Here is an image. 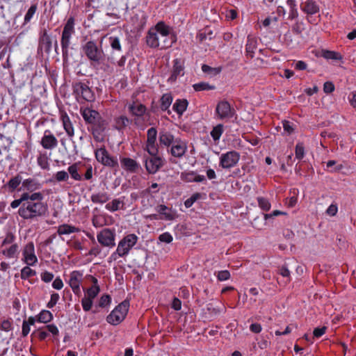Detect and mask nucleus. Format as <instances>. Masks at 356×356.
<instances>
[{
    "instance_id": "423d86ee",
    "label": "nucleus",
    "mask_w": 356,
    "mask_h": 356,
    "mask_svg": "<svg viewBox=\"0 0 356 356\" xmlns=\"http://www.w3.org/2000/svg\"><path fill=\"white\" fill-rule=\"evenodd\" d=\"M44 212V207L40 202H24L19 209V214L25 219L41 216Z\"/></svg>"
},
{
    "instance_id": "f8f14e48",
    "label": "nucleus",
    "mask_w": 356,
    "mask_h": 356,
    "mask_svg": "<svg viewBox=\"0 0 356 356\" xmlns=\"http://www.w3.org/2000/svg\"><path fill=\"white\" fill-rule=\"evenodd\" d=\"M149 155L151 157H144L145 167L149 174L153 175L157 172L160 168L163 167L164 163L162 158L159 156V154Z\"/></svg>"
},
{
    "instance_id": "a211bd4d",
    "label": "nucleus",
    "mask_w": 356,
    "mask_h": 356,
    "mask_svg": "<svg viewBox=\"0 0 356 356\" xmlns=\"http://www.w3.org/2000/svg\"><path fill=\"white\" fill-rule=\"evenodd\" d=\"M187 151V145L184 141L179 138H176L175 142L170 147L168 152L175 158H181Z\"/></svg>"
},
{
    "instance_id": "13d9d810",
    "label": "nucleus",
    "mask_w": 356,
    "mask_h": 356,
    "mask_svg": "<svg viewBox=\"0 0 356 356\" xmlns=\"http://www.w3.org/2000/svg\"><path fill=\"white\" fill-rule=\"evenodd\" d=\"M29 193H24L19 199L15 200L11 202L10 206L13 208L18 207L21 204L23 205L24 202H26L25 200L28 198Z\"/></svg>"
},
{
    "instance_id": "09e8293b",
    "label": "nucleus",
    "mask_w": 356,
    "mask_h": 356,
    "mask_svg": "<svg viewBox=\"0 0 356 356\" xmlns=\"http://www.w3.org/2000/svg\"><path fill=\"white\" fill-rule=\"evenodd\" d=\"M202 197V194L200 193H193L188 199L184 202V205L186 208H190L193 204Z\"/></svg>"
},
{
    "instance_id": "a878e982",
    "label": "nucleus",
    "mask_w": 356,
    "mask_h": 356,
    "mask_svg": "<svg viewBox=\"0 0 356 356\" xmlns=\"http://www.w3.org/2000/svg\"><path fill=\"white\" fill-rule=\"evenodd\" d=\"M154 29L155 32L161 38L169 36L170 34L174 33L175 32L172 30V28L170 26L167 25L164 22L160 21L156 24L155 26L152 27Z\"/></svg>"
},
{
    "instance_id": "0e129e2a",
    "label": "nucleus",
    "mask_w": 356,
    "mask_h": 356,
    "mask_svg": "<svg viewBox=\"0 0 356 356\" xmlns=\"http://www.w3.org/2000/svg\"><path fill=\"white\" fill-rule=\"evenodd\" d=\"M12 321L8 319L3 320L0 324V329L1 330L9 332L12 330Z\"/></svg>"
},
{
    "instance_id": "de8ad7c7",
    "label": "nucleus",
    "mask_w": 356,
    "mask_h": 356,
    "mask_svg": "<svg viewBox=\"0 0 356 356\" xmlns=\"http://www.w3.org/2000/svg\"><path fill=\"white\" fill-rule=\"evenodd\" d=\"M296 159L301 160L305 156V147L302 143H298L295 148Z\"/></svg>"
},
{
    "instance_id": "5701e85b",
    "label": "nucleus",
    "mask_w": 356,
    "mask_h": 356,
    "mask_svg": "<svg viewBox=\"0 0 356 356\" xmlns=\"http://www.w3.org/2000/svg\"><path fill=\"white\" fill-rule=\"evenodd\" d=\"M257 45L258 42L256 37L251 35H248L245 44V55L247 57L252 58L254 56Z\"/></svg>"
},
{
    "instance_id": "37998d69",
    "label": "nucleus",
    "mask_w": 356,
    "mask_h": 356,
    "mask_svg": "<svg viewBox=\"0 0 356 356\" xmlns=\"http://www.w3.org/2000/svg\"><path fill=\"white\" fill-rule=\"evenodd\" d=\"M202 70L204 73L211 74V75H216L219 74L221 71L220 67H211L208 65L203 64L202 65Z\"/></svg>"
},
{
    "instance_id": "58836bf2",
    "label": "nucleus",
    "mask_w": 356,
    "mask_h": 356,
    "mask_svg": "<svg viewBox=\"0 0 356 356\" xmlns=\"http://www.w3.org/2000/svg\"><path fill=\"white\" fill-rule=\"evenodd\" d=\"M193 89L196 92H200L204 90H212L216 88L215 86L210 85L207 82H200L193 85Z\"/></svg>"
},
{
    "instance_id": "ddd939ff",
    "label": "nucleus",
    "mask_w": 356,
    "mask_h": 356,
    "mask_svg": "<svg viewBox=\"0 0 356 356\" xmlns=\"http://www.w3.org/2000/svg\"><path fill=\"white\" fill-rule=\"evenodd\" d=\"M97 241L103 246L113 248L115 245V232L108 228H104L97 235Z\"/></svg>"
},
{
    "instance_id": "2eb2a0df",
    "label": "nucleus",
    "mask_w": 356,
    "mask_h": 356,
    "mask_svg": "<svg viewBox=\"0 0 356 356\" xmlns=\"http://www.w3.org/2000/svg\"><path fill=\"white\" fill-rule=\"evenodd\" d=\"M83 274L80 270H73L70 274L68 284L74 293L78 296H80L81 294L80 286L83 281Z\"/></svg>"
},
{
    "instance_id": "9d476101",
    "label": "nucleus",
    "mask_w": 356,
    "mask_h": 356,
    "mask_svg": "<svg viewBox=\"0 0 356 356\" xmlns=\"http://www.w3.org/2000/svg\"><path fill=\"white\" fill-rule=\"evenodd\" d=\"M219 165L224 169L234 168L240 160V154L234 150L227 152L220 155Z\"/></svg>"
},
{
    "instance_id": "c03bdc74",
    "label": "nucleus",
    "mask_w": 356,
    "mask_h": 356,
    "mask_svg": "<svg viewBox=\"0 0 356 356\" xmlns=\"http://www.w3.org/2000/svg\"><path fill=\"white\" fill-rule=\"evenodd\" d=\"M257 202L259 207L264 211H268L270 209L271 205L268 199L263 197H257Z\"/></svg>"
},
{
    "instance_id": "c9c22d12",
    "label": "nucleus",
    "mask_w": 356,
    "mask_h": 356,
    "mask_svg": "<svg viewBox=\"0 0 356 356\" xmlns=\"http://www.w3.org/2000/svg\"><path fill=\"white\" fill-rule=\"evenodd\" d=\"M321 55L327 60H340L343 58L340 53L334 51L323 50Z\"/></svg>"
},
{
    "instance_id": "39448f33",
    "label": "nucleus",
    "mask_w": 356,
    "mask_h": 356,
    "mask_svg": "<svg viewBox=\"0 0 356 356\" xmlns=\"http://www.w3.org/2000/svg\"><path fill=\"white\" fill-rule=\"evenodd\" d=\"M94 154L96 160L102 165L113 169L119 167L117 157L111 155L104 145L96 148Z\"/></svg>"
},
{
    "instance_id": "c756f323",
    "label": "nucleus",
    "mask_w": 356,
    "mask_h": 356,
    "mask_svg": "<svg viewBox=\"0 0 356 356\" xmlns=\"http://www.w3.org/2000/svg\"><path fill=\"white\" fill-rule=\"evenodd\" d=\"M124 197L121 198L114 199L111 202L106 204L105 208L111 212L117 211L123 209Z\"/></svg>"
},
{
    "instance_id": "dca6fc26",
    "label": "nucleus",
    "mask_w": 356,
    "mask_h": 356,
    "mask_svg": "<svg viewBox=\"0 0 356 356\" xmlns=\"http://www.w3.org/2000/svg\"><path fill=\"white\" fill-rule=\"evenodd\" d=\"M127 109L129 113L135 118V124L137 123V119L143 118L147 111V107L138 101H133L131 103H129L127 105Z\"/></svg>"
},
{
    "instance_id": "f03ea898",
    "label": "nucleus",
    "mask_w": 356,
    "mask_h": 356,
    "mask_svg": "<svg viewBox=\"0 0 356 356\" xmlns=\"http://www.w3.org/2000/svg\"><path fill=\"white\" fill-rule=\"evenodd\" d=\"M103 38L97 43L95 40L86 41L81 45V51L90 61L91 65L95 67L105 60V54L102 48Z\"/></svg>"
},
{
    "instance_id": "4be33fe9",
    "label": "nucleus",
    "mask_w": 356,
    "mask_h": 356,
    "mask_svg": "<svg viewBox=\"0 0 356 356\" xmlns=\"http://www.w3.org/2000/svg\"><path fill=\"white\" fill-rule=\"evenodd\" d=\"M152 27L148 30L146 37L145 42L147 45L152 49L160 48L161 42L158 34L154 31Z\"/></svg>"
},
{
    "instance_id": "8fccbe9b",
    "label": "nucleus",
    "mask_w": 356,
    "mask_h": 356,
    "mask_svg": "<svg viewBox=\"0 0 356 356\" xmlns=\"http://www.w3.org/2000/svg\"><path fill=\"white\" fill-rule=\"evenodd\" d=\"M217 280L220 282L228 280L230 278V273L227 270H220L215 273Z\"/></svg>"
},
{
    "instance_id": "5fc2aeb1",
    "label": "nucleus",
    "mask_w": 356,
    "mask_h": 356,
    "mask_svg": "<svg viewBox=\"0 0 356 356\" xmlns=\"http://www.w3.org/2000/svg\"><path fill=\"white\" fill-rule=\"evenodd\" d=\"M93 304V300L90 299L89 298H87L84 296L81 300V305L83 307V309L85 312H88L92 309Z\"/></svg>"
},
{
    "instance_id": "473e14b6",
    "label": "nucleus",
    "mask_w": 356,
    "mask_h": 356,
    "mask_svg": "<svg viewBox=\"0 0 356 356\" xmlns=\"http://www.w3.org/2000/svg\"><path fill=\"white\" fill-rule=\"evenodd\" d=\"M79 231L80 229L75 226L69 224H63L58 227L57 233L59 235H64L79 232Z\"/></svg>"
},
{
    "instance_id": "79ce46f5",
    "label": "nucleus",
    "mask_w": 356,
    "mask_h": 356,
    "mask_svg": "<svg viewBox=\"0 0 356 356\" xmlns=\"http://www.w3.org/2000/svg\"><path fill=\"white\" fill-rule=\"evenodd\" d=\"M68 173L71 177L76 181H81L82 177L78 172V168L76 164L71 165L67 168Z\"/></svg>"
},
{
    "instance_id": "603ef678",
    "label": "nucleus",
    "mask_w": 356,
    "mask_h": 356,
    "mask_svg": "<svg viewBox=\"0 0 356 356\" xmlns=\"http://www.w3.org/2000/svg\"><path fill=\"white\" fill-rule=\"evenodd\" d=\"M58 141L52 135H46V149H51L57 146Z\"/></svg>"
},
{
    "instance_id": "72a5a7b5",
    "label": "nucleus",
    "mask_w": 356,
    "mask_h": 356,
    "mask_svg": "<svg viewBox=\"0 0 356 356\" xmlns=\"http://www.w3.org/2000/svg\"><path fill=\"white\" fill-rule=\"evenodd\" d=\"M163 40L161 42L160 49H165L170 48L177 42V35L174 33L169 36L163 37Z\"/></svg>"
},
{
    "instance_id": "a19ab883",
    "label": "nucleus",
    "mask_w": 356,
    "mask_h": 356,
    "mask_svg": "<svg viewBox=\"0 0 356 356\" xmlns=\"http://www.w3.org/2000/svg\"><path fill=\"white\" fill-rule=\"evenodd\" d=\"M22 177L19 175H17V176L10 179V181L7 184V186H8L11 191H13L19 186V185L22 182Z\"/></svg>"
},
{
    "instance_id": "cd10ccee",
    "label": "nucleus",
    "mask_w": 356,
    "mask_h": 356,
    "mask_svg": "<svg viewBox=\"0 0 356 356\" xmlns=\"http://www.w3.org/2000/svg\"><path fill=\"white\" fill-rule=\"evenodd\" d=\"M60 120L68 136L72 137L74 134V129L70 117L65 112L60 113Z\"/></svg>"
},
{
    "instance_id": "7c9ffc66",
    "label": "nucleus",
    "mask_w": 356,
    "mask_h": 356,
    "mask_svg": "<svg viewBox=\"0 0 356 356\" xmlns=\"http://www.w3.org/2000/svg\"><path fill=\"white\" fill-rule=\"evenodd\" d=\"M188 105V102L185 99H177L175 102L172 105V109L175 111L179 115H182L183 113L186 111Z\"/></svg>"
},
{
    "instance_id": "1a4fd4ad",
    "label": "nucleus",
    "mask_w": 356,
    "mask_h": 356,
    "mask_svg": "<svg viewBox=\"0 0 356 356\" xmlns=\"http://www.w3.org/2000/svg\"><path fill=\"white\" fill-rule=\"evenodd\" d=\"M236 114L235 109L226 100L220 101L216 107L215 115L219 120L228 121Z\"/></svg>"
},
{
    "instance_id": "6ab92c4d",
    "label": "nucleus",
    "mask_w": 356,
    "mask_h": 356,
    "mask_svg": "<svg viewBox=\"0 0 356 356\" xmlns=\"http://www.w3.org/2000/svg\"><path fill=\"white\" fill-rule=\"evenodd\" d=\"M155 210L160 215L161 220L171 221L177 217V212L172 208L168 207L164 204H159L155 207Z\"/></svg>"
},
{
    "instance_id": "774afa93",
    "label": "nucleus",
    "mask_w": 356,
    "mask_h": 356,
    "mask_svg": "<svg viewBox=\"0 0 356 356\" xmlns=\"http://www.w3.org/2000/svg\"><path fill=\"white\" fill-rule=\"evenodd\" d=\"M348 100L351 106L356 108V91H353L350 93Z\"/></svg>"
},
{
    "instance_id": "b1692460",
    "label": "nucleus",
    "mask_w": 356,
    "mask_h": 356,
    "mask_svg": "<svg viewBox=\"0 0 356 356\" xmlns=\"http://www.w3.org/2000/svg\"><path fill=\"white\" fill-rule=\"evenodd\" d=\"M23 256L24 261L28 265H33L36 262L37 258L34 254V246L32 243H29L25 246Z\"/></svg>"
},
{
    "instance_id": "c85d7f7f",
    "label": "nucleus",
    "mask_w": 356,
    "mask_h": 356,
    "mask_svg": "<svg viewBox=\"0 0 356 356\" xmlns=\"http://www.w3.org/2000/svg\"><path fill=\"white\" fill-rule=\"evenodd\" d=\"M131 123V120L126 115H120L114 118V129L122 131L124 129Z\"/></svg>"
},
{
    "instance_id": "9b49d317",
    "label": "nucleus",
    "mask_w": 356,
    "mask_h": 356,
    "mask_svg": "<svg viewBox=\"0 0 356 356\" xmlns=\"http://www.w3.org/2000/svg\"><path fill=\"white\" fill-rule=\"evenodd\" d=\"M157 130L155 127L149 128L147 131V140L144 149L149 154H159V145L156 143Z\"/></svg>"
},
{
    "instance_id": "ea45409f",
    "label": "nucleus",
    "mask_w": 356,
    "mask_h": 356,
    "mask_svg": "<svg viewBox=\"0 0 356 356\" xmlns=\"http://www.w3.org/2000/svg\"><path fill=\"white\" fill-rule=\"evenodd\" d=\"M18 251V246L17 244L11 245L8 248H4L2 250V253L6 257L14 258Z\"/></svg>"
},
{
    "instance_id": "bb28decb",
    "label": "nucleus",
    "mask_w": 356,
    "mask_h": 356,
    "mask_svg": "<svg viewBox=\"0 0 356 356\" xmlns=\"http://www.w3.org/2000/svg\"><path fill=\"white\" fill-rule=\"evenodd\" d=\"M173 101V97L170 92L163 94L159 99V108L162 111H166L168 115L171 114L169 109Z\"/></svg>"
},
{
    "instance_id": "0eeeda50",
    "label": "nucleus",
    "mask_w": 356,
    "mask_h": 356,
    "mask_svg": "<svg viewBox=\"0 0 356 356\" xmlns=\"http://www.w3.org/2000/svg\"><path fill=\"white\" fill-rule=\"evenodd\" d=\"M129 308V302L124 300L117 305L107 316L106 321L113 325H118L126 318Z\"/></svg>"
},
{
    "instance_id": "2f4dec72",
    "label": "nucleus",
    "mask_w": 356,
    "mask_h": 356,
    "mask_svg": "<svg viewBox=\"0 0 356 356\" xmlns=\"http://www.w3.org/2000/svg\"><path fill=\"white\" fill-rule=\"evenodd\" d=\"M90 199L95 204H104L109 200L110 195L106 192H98L92 193Z\"/></svg>"
},
{
    "instance_id": "052dcab7",
    "label": "nucleus",
    "mask_w": 356,
    "mask_h": 356,
    "mask_svg": "<svg viewBox=\"0 0 356 356\" xmlns=\"http://www.w3.org/2000/svg\"><path fill=\"white\" fill-rule=\"evenodd\" d=\"M159 240L163 243H170L172 241L173 237L170 233L166 232L159 235Z\"/></svg>"
},
{
    "instance_id": "f257e3e1",
    "label": "nucleus",
    "mask_w": 356,
    "mask_h": 356,
    "mask_svg": "<svg viewBox=\"0 0 356 356\" xmlns=\"http://www.w3.org/2000/svg\"><path fill=\"white\" fill-rule=\"evenodd\" d=\"M80 113L86 124L90 125L88 128L91 132L96 141L101 140V135L106 128V122L102 117L100 113L88 106H81Z\"/></svg>"
},
{
    "instance_id": "bf43d9fd",
    "label": "nucleus",
    "mask_w": 356,
    "mask_h": 356,
    "mask_svg": "<svg viewBox=\"0 0 356 356\" xmlns=\"http://www.w3.org/2000/svg\"><path fill=\"white\" fill-rule=\"evenodd\" d=\"M36 10H37V6L35 4L32 5L30 7V8L28 10V11L25 15V17H24L25 23H27L31 20V19L32 18L33 15L35 13Z\"/></svg>"
},
{
    "instance_id": "a18cd8bd",
    "label": "nucleus",
    "mask_w": 356,
    "mask_h": 356,
    "mask_svg": "<svg viewBox=\"0 0 356 356\" xmlns=\"http://www.w3.org/2000/svg\"><path fill=\"white\" fill-rule=\"evenodd\" d=\"M111 302V297L109 295L104 294L101 296L97 304L101 308H106L110 305Z\"/></svg>"
},
{
    "instance_id": "7ed1b4c3",
    "label": "nucleus",
    "mask_w": 356,
    "mask_h": 356,
    "mask_svg": "<svg viewBox=\"0 0 356 356\" xmlns=\"http://www.w3.org/2000/svg\"><path fill=\"white\" fill-rule=\"evenodd\" d=\"M138 237L134 234H129L125 236L118 243L117 249L113 252L108 259V262L116 261L118 257L127 256L129 251L136 244Z\"/></svg>"
},
{
    "instance_id": "6e6552de",
    "label": "nucleus",
    "mask_w": 356,
    "mask_h": 356,
    "mask_svg": "<svg viewBox=\"0 0 356 356\" xmlns=\"http://www.w3.org/2000/svg\"><path fill=\"white\" fill-rule=\"evenodd\" d=\"M74 18L73 17H70L68 18L64 26L60 41L63 57L64 59L67 58V52L70 44V39L72 35L74 34Z\"/></svg>"
},
{
    "instance_id": "6e6d98bb",
    "label": "nucleus",
    "mask_w": 356,
    "mask_h": 356,
    "mask_svg": "<svg viewBox=\"0 0 356 356\" xmlns=\"http://www.w3.org/2000/svg\"><path fill=\"white\" fill-rule=\"evenodd\" d=\"M278 273L280 274L283 277L286 278V282L291 281V273L286 266L283 265L278 269Z\"/></svg>"
},
{
    "instance_id": "393cba45",
    "label": "nucleus",
    "mask_w": 356,
    "mask_h": 356,
    "mask_svg": "<svg viewBox=\"0 0 356 356\" xmlns=\"http://www.w3.org/2000/svg\"><path fill=\"white\" fill-rule=\"evenodd\" d=\"M176 138L172 134L167 131H163L159 133V141L161 146L170 147L175 142Z\"/></svg>"
},
{
    "instance_id": "864d4df0",
    "label": "nucleus",
    "mask_w": 356,
    "mask_h": 356,
    "mask_svg": "<svg viewBox=\"0 0 356 356\" xmlns=\"http://www.w3.org/2000/svg\"><path fill=\"white\" fill-rule=\"evenodd\" d=\"M36 184H37L34 179H27L22 182V187L26 190L33 191L37 188Z\"/></svg>"
},
{
    "instance_id": "680f3d73",
    "label": "nucleus",
    "mask_w": 356,
    "mask_h": 356,
    "mask_svg": "<svg viewBox=\"0 0 356 356\" xmlns=\"http://www.w3.org/2000/svg\"><path fill=\"white\" fill-rule=\"evenodd\" d=\"M69 178V175L67 172L64 170L58 171L55 175V179L58 181H67Z\"/></svg>"
},
{
    "instance_id": "f3484780",
    "label": "nucleus",
    "mask_w": 356,
    "mask_h": 356,
    "mask_svg": "<svg viewBox=\"0 0 356 356\" xmlns=\"http://www.w3.org/2000/svg\"><path fill=\"white\" fill-rule=\"evenodd\" d=\"M300 7L301 10L307 15V19L309 22L310 17L320 12L319 5L314 0H306L300 3Z\"/></svg>"
},
{
    "instance_id": "e433bc0d",
    "label": "nucleus",
    "mask_w": 356,
    "mask_h": 356,
    "mask_svg": "<svg viewBox=\"0 0 356 356\" xmlns=\"http://www.w3.org/2000/svg\"><path fill=\"white\" fill-rule=\"evenodd\" d=\"M223 132H224L223 124H218L216 126L213 127V128L211 131L210 134L214 141H218L220 140Z\"/></svg>"
},
{
    "instance_id": "4d7b16f0",
    "label": "nucleus",
    "mask_w": 356,
    "mask_h": 356,
    "mask_svg": "<svg viewBox=\"0 0 356 356\" xmlns=\"http://www.w3.org/2000/svg\"><path fill=\"white\" fill-rule=\"evenodd\" d=\"M59 298H60V296H59L58 293H55V292H52V293L51 294L50 300L47 302L46 306L48 308L54 307L56 305V303L58 302V301L59 300Z\"/></svg>"
},
{
    "instance_id": "412c9836",
    "label": "nucleus",
    "mask_w": 356,
    "mask_h": 356,
    "mask_svg": "<svg viewBox=\"0 0 356 356\" xmlns=\"http://www.w3.org/2000/svg\"><path fill=\"white\" fill-rule=\"evenodd\" d=\"M40 323H44V310H42L35 317H30L28 321H24L22 325V335L26 336L30 332V325H33L35 321Z\"/></svg>"
},
{
    "instance_id": "aec40b11",
    "label": "nucleus",
    "mask_w": 356,
    "mask_h": 356,
    "mask_svg": "<svg viewBox=\"0 0 356 356\" xmlns=\"http://www.w3.org/2000/svg\"><path fill=\"white\" fill-rule=\"evenodd\" d=\"M121 167L127 172L136 173L140 168V164L134 159L129 157L120 158Z\"/></svg>"
},
{
    "instance_id": "69168bd1",
    "label": "nucleus",
    "mask_w": 356,
    "mask_h": 356,
    "mask_svg": "<svg viewBox=\"0 0 356 356\" xmlns=\"http://www.w3.org/2000/svg\"><path fill=\"white\" fill-rule=\"evenodd\" d=\"M335 89L334 85L332 81H326L323 84V91L325 93L330 94Z\"/></svg>"
},
{
    "instance_id": "e2e57ef3",
    "label": "nucleus",
    "mask_w": 356,
    "mask_h": 356,
    "mask_svg": "<svg viewBox=\"0 0 356 356\" xmlns=\"http://www.w3.org/2000/svg\"><path fill=\"white\" fill-rule=\"evenodd\" d=\"M35 274V272L31 269L29 267L26 266L22 268L21 270V277L22 279H26Z\"/></svg>"
},
{
    "instance_id": "4c0bfd02",
    "label": "nucleus",
    "mask_w": 356,
    "mask_h": 356,
    "mask_svg": "<svg viewBox=\"0 0 356 356\" xmlns=\"http://www.w3.org/2000/svg\"><path fill=\"white\" fill-rule=\"evenodd\" d=\"M92 241L94 243V245L90 248L87 255H91L94 257L99 256L100 258L103 259L106 256V253L102 255V248L95 242L94 237L92 238Z\"/></svg>"
},
{
    "instance_id": "3c124183",
    "label": "nucleus",
    "mask_w": 356,
    "mask_h": 356,
    "mask_svg": "<svg viewBox=\"0 0 356 356\" xmlns=\"http://www.w3.org/2000/svg\"><path fill=\"white\" fill-rule=\"evenodd\" d=\"M195 172H184L181 174V179L185 182H195Z\"/></svg>"
},
{
    "instance_id": "f704fd0d",
    "label": "nucleus",
    "mask_w": 356,
    "mask_h": 356,
    "mask_svg": "<svg viewBox=\"0 0 356 356\" xmlns=\"http://www.w3.org/2000/svg\"><path fill=\"white\" fill-rule=\"evenodd\" d=\"M110 46L113 51L121 53L122 47L120 39L117 36H110L108 38Z\"/></svg>"
},
{
    "instance_id": "4468645a",
    "label": "nucleus",
    "mask_w": 356,
    "mask_h": 356,
    "mask_svg": "<svg viewBox=\"0 0 356 356\" xmlns=\"http://www.w3.org/2000/svg\"><path fill=\"white\" fill-rule=\"evenodd\" d=\"M184 74V61L181 58H175L172 61V68L170 75L167 79L168 83H175L179 76Z\"/></svg>"
},
{
    "instance_id": "20e7f679",
    "label": "nucleus",
    "mask_w": 356,
    "mask_h": 356,
    "mask_svg": "<svg viewBox=\"0 0 356 356\" xmlns=\"http://www.w3.org/2000/svg\"><path fill=\"white\" fill-rule=\"evenodd\" d=\"M72 94L79 103L92 102L95 99V94L89 86V81H75L72 83Z\"/></svg>"
},
{
    "instance_id": "49530a36",
    "label": "nucleus",
    "mask_w": 356,
    "mask_h": 356,
    "mask_svg": "<svg viewBox=\"0 0 356 356\" xmlns=\"http://www.w3.org/2000/svg\"><path fill=\"white\" fill-rule=\"evenodd\" d=\"M100 291L99 286L89 287L86 291L85 296L94 300Z\"/></svg>"
},
{
    "instance_id": "338daca9",
    "label": "nucleus",
    "mask_w": 356,
    "mask_h": 356,
    "mask_svg": "<svg viewBox=\"0 0 356 356\" xmlns=\"http://www.w3.org/2000/svg\"><path fill=\"white\" fill-rule=\"evenodd\" d=\"M327 327L325 326H323L321 327H316L313 332L314 337L320 338L325 333Z\"/></svg>"
}]
</instances>
